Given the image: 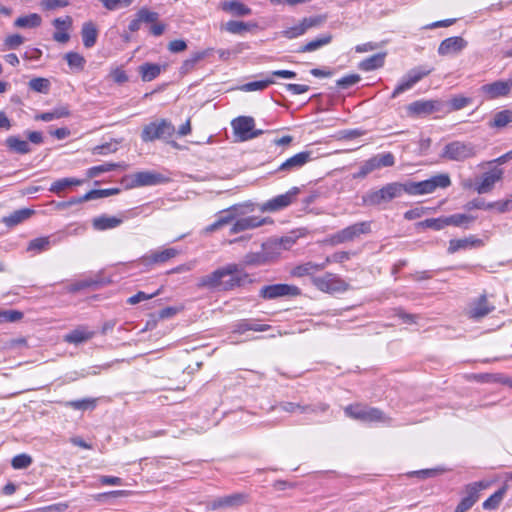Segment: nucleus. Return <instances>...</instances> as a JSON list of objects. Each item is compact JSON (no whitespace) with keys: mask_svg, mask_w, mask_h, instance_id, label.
<instances>
[{"mask_svg":"<svg viewBox=\"0 0 512 512\" xmlns=\"http://www.w3.org/2000/svg\"><path fill=\"white\" fill-rule=\"evenodd\" d=\"M326 20H327L326 15H317V16H313V17L303 18L301 23H302L305 31H307L310 28L318 27V26L322 25Z\"/></svg>","mask_w":512,"mask_h":512,"instance_id":"6e6d98bb","label":"nucleus"},{"mask_svg":"<svg viewBox=\"0 0 512 512\" xmlns=\"http://www.w3.org/2000/svg\"><path fill=\"white\" fill-rule=\"evenodd\" d=\"M51 244L52 242L48 236L35 238L28 243L27 251H35L40 253L42 251L48 250Z\"/></svg>","mask_w":512,"mask_h":512,"instance_id":"49530a36","label":"nucleus"},{"mask_svg":"<svg viewBox=\"0 0 512 512\" xmlns=\"http://www.w3.org/2000/svg\"><path fill=\"white\" fill-rule=\"evenodd\" d=\"M467 46V41L460 36L444 39L439 47L438 54L441 56L457 54Z\"/></svg>","mask_w":512,"mask_h":512,"instance_id":"4be33fe9","label":"nucleus"},{"mask_svg":"<svg viewBox=\"0 0 512 512\" xmlns=\"http://www.w3.org/2000/svg\"><path fill=\"white\" fill-rule=\"evenodd\" d=\"M64 58L71 69L82 71L85 67L86 59L78 52H68L64 55Z\"/></svg>","mask_w":512,"mask_h":512,"instance_id":"a18cd8bd","label":"nucleus"},{"mask_svg":"<svg viewBox=\"0 0 512 512\" xmlns=\"http://www.w3.org/2000/svg\"><path fill=\"white\" fill-rule=\"evenodd\" d=\"M83 180L77 179V178H62L54 181L49 191L55 194L60 195L62 192L67 190L68 188L72 186H80L82 185Z\"/></svg>","mask_w":512,"mask_h":512,"instance_id":"72a5a7b5","label":"nucleus"},{"mask_svg":"<svg viewBox=\"0 0 512 512\" xmlns=\"http://www.w3.org/2000/svg\"><path fill=\"white\" fill-rule=\"evenodd\" d=\"M432 71L433 68H415L410 70L405 76V78L402 80V82L394 89L392 93V98H396L404 91L412 88L417 82H419L423 77L429 75Z\"/></svg>","mask_w":512,"mask_h":512,"instance_id":"dca6fc26","label":"nucleus"},{"mask_svg":"<svg viewBox=\"0 0 512 512\" xmlns=\"http://www.w3.org/2000/svg\"><path fill=\"white\" fill-rule=\"evenodd\" d=\"M386 53L374 54L360 62L359 68L363 71H372L384 65Z\"/></svg>","mask_w":512,"mask_h":512,"instance_id":"e433bc0d","label":"nucleus"},{"mask_svg":"<svg viewBox=\"0 0 512 512\" xmlns=\"http://www.w3.org/2000/svg\"><path fill=\"white\" fill-rule=\"evenodd\" d=\"M481 241L479 239H475L473 237L463 238V239H452L449 242L448 252L455 253L461 249H467L469 247H473L476 245H480Z\"/></svg>","mask_w":512,"mask_h":512,"instance_id":"58836bf2","label":"nucleus"},{"mask_svg":"<svg viewBox=\"0 0 512 512\" xmlns=\"http://www.w3.org/2000/svg\"><path fill=\"white\" fill-rule=\"evenodd\" d=\"M299 191L300 190L298 187H293L288 192L281 195H277L276 197L266 201L265 203L262 204L260 209L263 212H275L283 208H286L293 202Z\"/></svg>","mask_w":512,"mask_h":512,"instance_id":"ddd939ff","label":"nucleus"},{"mask_svg":"<svg viewBox=\"0 0 512 512\" xmlns=\"http://www.w3.org/2000/svg\"><path fill=\"white\" fill-rule=\"evenodd\" d=\"M305 32L306 31H305L302 23L300 22L298 25L284 30L282 32V35L288 39H293V38H296L298 36L305 34Z\"/></svg>","mask_w":512,"mask_h":512,"instance_id":"774afa93","label":"nucleus"},{"mask_svg":"<svg viewBox=\"0 0 512 512\" xmlns=\"http://www.w3.org/2000/svg\"><path fill=\"white\" fill-rule=\"evenodd\" d=\"M293 241L286 238L281 239L279 242L264 243L262 251L247 253L243 258L245 266H261L268 264L275 260L281 249H288Z\"/></svg>","mask_w":512,"mask_h":512,"instance_id":"f03ea898","label":"nucleus"},{"mask_svg":"<svg viewBox=\"0 0 512 512\" xmlns=\"http://www.w3.org/2000/svg\"><path fill=\"white\" fill-rule=\"evenodd\" d=\"M451 185L448 174H438L430 179L413 182L408 181L402 183L403 192L409 195H425L433 193L437 188H446Z\"/></svg>","mask_w":512,"mask_h":512,"instance_id":"7ed1b4c3","label":"nucleus"},{"mask_svg":"<svg viewBox=\"0 0 512 512\" xmlns=\"http://www.w3.org/2000/svg\"><path fill=\"white\" fill-rule=\"evenodd\" d=\"M273 79H266L260 81L248 82L241 86V90L245 92L262 91L266 89L270 84H273Z\"/></svg>","mask_w":512,"mask_h":512,"instance_id":"603ef678","label":"nucleus"},{"mask_svg":"<svg viewBox=\"0 0 512 512\" xmlns=\"http://www.w3.org/2000/svg\"><path fill=\"white\" fill-rule=\"evenodd\" d=\"M395 164V157L391 152H386L382 154H377L370 159L364 161L359 168L357 173L353 174L354 179H363L368 174L372 173L375 170L384 168V167H392Z\"/></svg>","mask_w":512,"mask_h":512,"instance_id":"0eeeda50","label":"nucleus"},{"mask_svg":"<svg viewBox=\"0 0 512 512\" xmlns=\"http://www.w3.org/2000/svg\"><path fill=\"white\" fill-rule=\"evenodd\" d=\"M69 405L80 411H89L92 410L96 405V399H82L77 401L69 402Z\"/></svg>","mask_w":512,"mask_h":512,"instance_id":"13d9d810","label":"nucleus"},{"mask_svg":"<svg viewBox=\"0 0 512 512\" xmlns=\"http://www.w3.org/2000/svg\"><path fill=\"white\" fill-rule=\"evenodd\" d=\"M371 232V222L370 221H362L358 223H354L337 233L333 234L330 237V243L333 245H338L346 242H350L355 240L364 234H369Z\"/></svg>","mask_w":512,"mask_h":512,"instance_id":"6e6552de","label":"nucleus"},{"mask_svg":"<svg viewBox=\"0 0 512 512\" xmlns=\"http://www.w3.org/2000/svg\"><path fill=\"white\" fill-rule=\"evenodd\" d=\"M28 85L31 90L44 94H47L50 89V81L41 77L31 79Z\"/></svg>","mask_w":512,"mask_h":512,"instance_id":"8fccbe9b","label":"nucleus"},{"mask_svg":"<svg viewBox=\"0 0 512 512\" xmlns=\"http://www.w3.org/2000/svg\"><path fill=\"white\" fill-rule=\"evenodd\" d=\"M300 294L301 290L297 286L282 283L263 286L259 291V296L265 300L296 297Z\"/></svg>","mask_w":512,"mask_h":512,"instance_id":"9b49d317","label":"nucleus"},{"mask_svg":"<svg viewBox=\"0 0 512 512\" xmlns=\"http://www.w3.org/2000/svg\"><path fill=\"white\" fill-rule=\"evenodd\" d=\"M360 79L361 78L358 74H349L337 80L336 84L340 89H348L351 86L357 84Z\"/></svg>","mask_w":512,"mask_h":512,"instance_id":"4d7b16f0","label":"nucleus"},{"mask_svg":"<svg viewBox=\"0 0 512 512\" xmlns=\"http://www.w3.org/2000/svg\"><path fill=\"white\" fill-rule=\"evenodd\" d=\"M325 268L326 263L316 264L313 262H307L294 267L291 271V275L295 277H303L306 275H312L315 272L324 270Z\"/></svg>","mask_w":512,"mask_h":512,"instance_id":"2f4dec72","label":"nucleus"},{"mask_svg":"<svg viewBox=\"0 0 512 512\" xmlns=\"http://www.w3.org/2000/svg\"><path fill=\"white\" fill-rule=\"evenodd\" d=\"M41 23V16L37 13H31L18 17L14 22V26L17 28H36L39 27Z\"/></svg>","mask_w":512,"mask_h":512,"instance_id":"4c0bfd02","label":"nucleus"},{"mask_svg":"<svg viewBox=\"0 0 512 512\" xmlns=\"http://www.w3.org/2000/svg\"><path fill=\"white\" fill-rule=\"evenodd\" d=\"M332 39H333V37L331 34H329V33L324 34L321 37L313 39V40L309 41L308 43H306L305 45L301 46L298 49V52L305 53V52L316 51V50L320 49L321 47L330 44Z\"/></svg>","mask_w":512,"mask_h":512,"instance_id":"f704fd0d","label":"nucleus"},{"mask_svg":"<svg viewBox=\"0 0 512 512\" xmlns=\"http://www.w3.org/2000/svg\"><path fill=\"white\" fill-rule=\"evenodd\" d=\"M273 410L277 413H290V414H314V413H327L328 406L320 404L317 406H301L291 402L281 403L278 406L273 407Z\"/></svg>","mask_w":512,"mask_h":512,"instance_id":"4468645a","label":"nucleus"},{"mask_svg":"<svg viewBox=\"0 0 512 512\" xmlns=\"http://www.w3.org/2000/svg\"><path fill=\"white\" fill-rule=\"evenodd\" d=\"M505 492H506L505 487L496 491L487 500L484 501L483 508L488 509V510L497 508L499 506V504L501 503Z\"/></svg>","mask_w":512,"mask_h":512,"instance_id":"3c124183","label":"nucleus"},{"mask_svg":"<svg viewBox=\"0 0 512 512\" xmlns=\"http://www.w3.org/2000/svg\"><path fill=\"white\" fill-rule=\"evenodd\" d=\"M177 254L178 251L175 248H167L162 251H155L148 256L142 257L141 262L146 266L157 263H164L171 258H174Z\"/></svg>","mask_w":512,"mask_h":512,"instance_id":"393cba45","label":"nucleus"},{"mask_svg":"<svg viewBox=\"0 0 512 512\" xmlns=\"http://www.w3.org/2000/svg\"><path fill=\"white\" fill-rule=\"evenodd\" d=\"M474 378L479 382L503 384V379L505 378V376L502 374L483 373L475 375Z\"/></svg>","mask_w":512,"mask_h":512,"instance_id":"e2e57ef3","label":"nucleus"},{"mask_svg":"<svg viewBox=\"0 0 512 512\" xmlns=\"http://www.w3.org/2000/svg\"><path fill=\"white\" fill-rule=\"evenodd\" d=\"M168 181V178L155 171H141L131 175L129 187L154 186Z\"/></svg>","mask_w":512,"mask_h":512,"instance_id":"2eb2a0df","label":"nucleus"},{"mask_svg":"<svg viewBox=\"0 0 512 512\" xmlns=\"http://www.w3.org/2000/svg\"><path fill=\"white\" fill-rule=\"evenodd\" d=\"M92 336H93V332L87 331L84 328H78V329H75V330L71 331L70 333L66 334L64 336V340L67 343L77 345V344H80V343H83V342L89 340L90 338H92Z\"/></svg>","mask_w":512,"mask_h":512,"instance_id":"ea45409f","label":"nucleus"},{"mask_svg":"<svg viewBox=\"0 0 512 512\" xmlns=\"http://www.w3.org/2000/svg\"><path fill=\"white\" fill-rule=\"evenodd\" d=\"M245 502V495L240 493H235L232 495H227L223 497H219L208 502L207 507L211 510L218 509H227V508H235L238 507Z\"/></svg>","mask_w":512,"mask_h":512,"instance_id":"aec40b11","label":"nucleus"},{"mask_svg":"<svg viewBox=\"0 0 512 512\" xmlns=\"http://www.w3.org/2000/svg\"><path fill=\"white\" fill-rule=\"evenodd\" d=\"M476 154V147L472 143L452 141L445 145L440 156L450 161L463 162L475 157Z\"/></svg>","mask_w":512,"mask_h":512,"instance_id":"39448f33","label":"nucleus"},{"mask_svg":"<svg viewBox=\"0 0 512 512\" xmlns=\"http://www.w3.org/2000/svg\"><path fill=\"white\" fill-rule=\"evenodd\" d=\"M99 1L109 11L117 10L120 7H128L133 2V0H99Z\"/></svg>","mask_w":512,"mask_h":512,"instance_id":"bf43d9fd","label":"nucleus"},{"mask_svg":"<svg viewBox=\"0 0 512 512\" xmlns=\"http://www.w3.org/2000/svg\"><path fill=\"white\" fill-rule=\"evenodd\" d=\"M237 141H247L263 134V130H255V120L250 116H239L231 122Z\"/></svg>","mask_w":512,"mask_h":512,"instance_id":"1a4fd4ad","label":"nucleus"},{"mask_svg":"<svg viewBox=\"0 0 512 512\" xmlns=\"http://www.w3.org/2000/svg\"><path fill=\"white\" fill-rule=\"evenodd\" d=\"M247 274L237 264H228L198 279L199 288L230 291L243 284Z\"/></svg>","mask_w":512,"mask_h":512,"instance_id":"f257e3e1","label":"nucleus"},{"mask_svg":"<svg viewBox=\"0 0 512 512\" xmlns=\"http://www.w3.org/2000/svg\"><path fill=\"white\" fill-rule=\"evenodd\" d=\"M81 37L83 45L86 48L93 47L96 44L98 37V29L96 27V24L92 21H87L83 23L81 28Z\"/></svg>","mask_w":512,"mask_h":512,"instance_id":"c85d7f7f","label":"nucleus"},{"mask_svg":"<svg viewBox=\"0 0 512 512\" xmlns=\"http://www.w3.org/2000/svg\"><path fill=\"white\" fill-rule=\"evenodd\" d=\"M122 167H124V165H122L120 163H104V164H101L98 166H93V167L89 168L86 171V175L88 178H95L103 173L111 172L113 170H116V169L122 168Z\"/></svg>","mask_w":512,"mask_h":512,"instance_id":"79ce46f5","label":"nucleus"},{"mask_svg":"<svg viewBox=\"0 0 512 512\" xmlns=\"http://www.w3.org/2000/svg\"><path fill=\"white\" fill-rule=\"evenodd\" d=\"M174 133V125L166 119H161L144 126L141 133V138L144 142H152L156 139L172 137Z\"/></svg>","mask_w":512,"mask_h":512,"instance_id":"423d86ee","label":"nucleus"},{"mask_svg":"<svg viewBox=\"0 0 512 512\" xmlns=\"http://www.w3.org/2000/svg\"><path fill=\"white\" fill-rule=\"evenodd\" d=\"M141 78L143 81L150 82L154 80L161 72V67L158 64L145 63L139 68Z\"/></svg>","mask_w":512,"mask_h":512,"instance_id":"37998d69","label":"nucleus"},{"mask_svg":"<svg viewBox=\"0 0 512 512\" xmlns=\"http://www.w3.org/2000/svg\"><path fill=\"white\" fill-rule=\"evenodd\" d=\"M72 17L65 16L64 18H55L52 22L56 31L53 34V39L58 43H66L70 39L68 30L72 27Z\"/></svg>","mask_w":512,"mask_h":512,"instance_id":"5701e85b","label":"nucleus"},{"mask_svg":"<svg viewBox=\"0 0 512 512\" xmlns=\"http://www.w3.org/2000/svg\"><path fill=\"white\" fill-rule=\"evenodd\" d=\"M489 486L488 482L478 481L468 484L465 489L466 496L457 505L455 512L468 511L478 500L479 492Z\"/></svg>","mask_w":512,"mask_h":512,"instance_id":"f8f14e48","label":"nucleus"},{"mask_svg":"<svg viewBox=\"0 0 512 512\" xmlns=\"http://www.w3.org/2000/svg\"><path fill=\"white\" fill-rule=\"evenodd\" d=\"M138 17V21L145 22V23H154L158 19V13L149 11L146 8L140 9L136 13Z\"/></svg>","mask_w":512,"mask_h":512,"instance_id":"0e129e2a","label":"nucleus"},{"mask_svg":"<svg viewBox=\"0 0 512 512\" xmlns=\"http://www.w3.org/2000/svg\"><path fill=\"white\" fill-rule=\"evenodd\" d=\"M24 42V38L19 34H12L5 38L4 44L9 49H16Z\"/></svg>","mask_w":512,"mask_h":512,"instance_id":"338daca9","label":"nucleus"},{"mask_svg":"<svg viewBox=\"0 0 512 512\" xmlns=\"http://www.w3.org/2000/svg\"><path fill=\"white\" fill-rule=\"evenodd\" d=\"M313 285L325 293H340L348 289L349 285L338 275L325 273L322 276L312 278Z\"/></svg>","mask_w":512,"mask_h":512,"instance_id":"9d476101","label":"nucleus"},{"mask_svg":"<svg viewBox=\"0 0 512 512\" xmlns=\"http://www.w3.org/2000/svg\"><path fill=\"white\" fill-rule=\"evenodd\" d=\"M7 148L17 154H28L32 151L28 141L20 139L18 136H9L5 140Z\"/></svg>","mask_w":512,"mask_h":512,"instance_id":"7c9ffc66","label":"nucleus"},{"mask_svg":"<svg viewBox=\"0 0 512 512\" xmlns=\"http://www.w3.org/2000/svg\"><path fill=\"white\" fill-rule=\"evenodd\" d=\"M312 160L311 151H302L285 160L278 168L277 172L291 173L301 169Z\"/></svg>","mask_w":512,"mask_h":512,"instance_id":"a211bd4d","label":"nucleus"},{"mask_svg":"<svg viewBox=\"0 0 512 512\" xmlns=\"http://www.w3.org/2000/svg\"><path fill=\"white\" fill-rule=\"evenodd\" d=\"M251 27H256V24L235 20L228 21L225 24V30L231 34H242L243 32L250 30Z\"/></svg>","mask_w":512,"mask_h":512,"instance_id":"de8ad7c7","label":"nucleus"},{"mask_svg":"<svg viewBox=\"0 0 512 512\" xmlns=\"http://www.w3.org/2000/svg\"><path fill=\"white\" fill-rule=\"evenodd\" d=\"M402 183H388L378 190H370L363 195L362 201L365 205L377 206L401 197L403 194Z\"/></svg>","mask_w":512,"mask_h":512,"instance_id":"20e7f679","label":"nucleus"},{"mask_svg":"<svg viewBox=\"0 0 512 512\" xmlns=\"http://www.w3.org/2000/svg\"><path fill=\"white\" fill-rule=\"evenodd\" d=\"M470 103H471V98L461 96V95L454 96L449 101V105L451 107V110H453V111L461 110V109L465 108Z\"/></svg>","mask_w":512,"mask_h":512,"instance_id":"680f3d73","label":"nucleus"},{"mask_svg":"<svg viewBox=\"0 0 512 512\" xmlns=\"http://www.w3.org/2000/svg\"><path fill=\"white\" fill-rule=\"evenodd\" d=\"M267 223L266 218H261L258 216H248V217H242L240 216L234 224L232 225L230 229L231 234L240 233L246 230L255 229L257 227H260Z\"/></svg>","mask_w":512,"mask_h":512,"instance_id":"412c9836","label":"nucleus"},{"mask_svg":"<svg viewBox=\"0 0 512 512\" xmlns=\"http://www.w3.org/2000/svg\"><path fill=\"white\" fill-rule=\"evenodd\" d=\"M23 317L20 311L6 310L0 312V323L3 322H16Z\"/></svg>","mask_w":512,"mask_h":512,"instance_id":"69168bd1","label":"nucleus"},{"mask_svg":"<svg viewBox=\"0 0 512 512\" xmlns=\"http://www.w3.org/2000/svg\"><path fill=\"white\" fill-rule=\"evenodd\" d=\"M512 122V110H502L494 115L492 121L489 122V126L492 128H503Z\"/></svg>","mask_w":512,"mask_h":512,"instance_id":"c03bdc74","label":"nucleus"},{"mask_svg":"<svg viewBox=\"0 0 512 512\" xmlns=\"http://www.w3.org/2000/svg\"><path fill=\"white\" fill-rule=\"evenodd\" d=\"M32 457L28 454H19L13 457L11 465L14 469H26L32 464Z\"/></svg>","mask_w":512,"mask_h":512,"instance_id":"864d4df0","label":"nucleus"},{"mask_svg":"<svg viewBox=\"0 0 512 512\" xmlns=\"http://www.w3.org/2000/svg\"><path fill=\"white\" fill-rule=\"evenodd\" d=\"M253 211V205L252 204H245V205H234L229 207L227 210H225L222 216L218 218L219 222H221V225L224 226L236 218L245 215L247 212Z\"/></svg>","mask_w":512,"mask_h":512,"instance_id":"b1692460","label":"nucleus"},{"mask_svg":"<svg viewBox=\"0 0 512 512\" xmlns=\"http://www.w3.org/2000/svg\"><path fill=\"white\" fill-rule=\"evenodd\" d=\"M70 4L69 0H42L40 6L43 10H55L57 8L67 7Z\"/></svg>","mask_w":512,"mask_h":512,"instance_id":"052dcab7","label":"nucleus"},{"mask_svg":"<svg viewBox=\"0 0 512 512\" xmlns=\"http://www.w3.org/2000/svg\"><path fill=\"white\" fill-rule=\"evenodd\" d=\"M512 89V79L503 81H495L489 84H485L481 87L482 93H484L487 99H496L499 97L507 96Z\"/></svg>","mask_w":512,"mask_h":512,"instance_id":"6ab92c4d","label":"nucleus"},{"mask_svg":"<svg viewBox=\"0 0 512 512\" xmlns=\"http://www.w3.org/2000/svg\"><path fill=\"white\" fill-rule=\"evenodd\" d=\"M223 11L232 14L233 16L241 17L251 14V9L238 0L224 1L221 3Z\"/></svg>","mask_w":512,"mask_h":512,"instance_id":"c756f323","label":"nucleus"},{"mask_svg":"<svg viewBox=\"0 0 512 512\" xmlns=\"http://www.w3.org/2000/svg\"><path fill=\"white\" fill-rule=\"evenodd\" d=\"M447 226H464L472 223L475 217L467 214H454L445 217Z\"/></svg>","mask_w":512,"mask_h":512,"instance_id":"09e8293b","label":"nucleus"},{"mask_svg":"<svg viewBox=\"0 0 512 512\" xmlns=\"http://www.w3.org/2000/svg\"><path fill=\"white\" fill-rule=\"evenodd\" d=\"M345 412L348 416H381L377 409L370 408L362 403L347 406Z\"/></svg>","mask_w":512,"mask_h":512,"instance_id":"473e14b6","label":"nucleus"},{"mask_svg":"<svg viewBox=\"0 0 512 512\" xmlns=\"http://www.w3.org/2000/svg\"><path fill=\"white\" fill-rule=\"evenodd\" d=\"M494 309V305H491L486 296L482 295L475 303L472 304L469 314L471 318L480 319L491 313Z\"/></svg>","mask_w":512,"mask_h":512,"instance_id":"a878e982","label":"nucleus"},{"mask_svg":"<svg viewBox=\"0 0 512 512\" xmlns=\"http://www.w3.org/2000/svg\"><path fill=\"white\" fill-rule=\"evenodd\" d=\"M437 101L419 100L408 105L407 110L412 115H429L436 110Z\"/></svg>","mask_w":512,"mask_h":512,"instance_id":"cd10ccee","label":"nucleus"},{"mask_svg":"<svg viewBox=\"0 0 512 512\" xmlns=\"http://www.w3.org/2000/svg\"><path fill=\"white\" fill-rule=\"evenodd\" d=\"M33 213L34 211L31 209H20L4 217L2 222L8 227H14L28 219Z\"/></svg>","mask_w":512,"mask_h":512,"instance_id":"c9c22d12","label":"nucleus"},{"mask_svg":"<svg viewBox=\"0 0 512 512\" xmlns=\"http://www.w3.org/2000/svg\"><path fill=\"white\" fill-rule=\"evenodd\" d=\"M419 227L441 230L447 226L445 217L426 219L418 223Z\"/></svg>","mask_w":512,"mask_h":512,"instance_id":"5fc2aeb1","label":"nucleus"},{"mask_svg":"<svg viewBox=\"0 0 512 512\" xmlns=\"http://www.w3.org/2000/svg\"><path fill=\"white\" fill-rule=\"evenodd\" d=\"M503 174L504 172L501 168H492L490 171L482 174L481 181L475 184L474 190L478 194H486L491 192L494 188V185L502 180Z\"/></svg>","mask_w":512,"mask_h":512,"instance_id":"f3484780","label":"nucleus"},{"mask_svg":"<svg viewBox=\"0 0 512 512\" xmlns=\"http://www.w3.org/2000/svg\"><path fill=\"white\" fill-rule=\"evenodd\" d=\"M123 219L116 216L101 215L92 220V226L97 231H104L120 226Z\"/></svg>","mask_w":512,"mask_h":512,"instance_id":"bb28decb","label":"nucleus"},{"mask_svg":"<svg viewBox=\"0 0 512 512\" xmlns=\"http://www.w3.org/2000/svg\"><path fill=\"white\" fill-rule=\"evenodd\" d=\"M70 115V111L67 107L61 106L57 107L50 112L41 113L35 116L36 120H42L45 122L52 121L54 119H60L63 117H68Z\"/></svg>","mask_w":512,"mask_h":512,"instance_id":"a19ab883","label":"nucleus"}]
</instances>
